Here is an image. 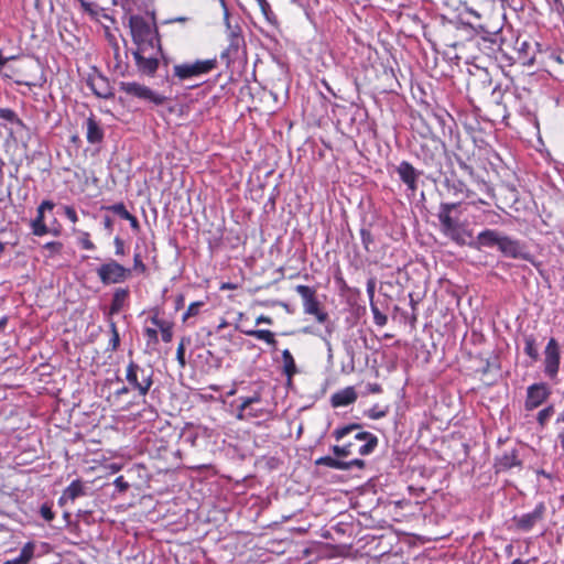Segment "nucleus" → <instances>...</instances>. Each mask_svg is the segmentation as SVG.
<instances>
[{"mask_svg": "<svg viewBox=\"0 0 564 564\" xmlns=\"http://www.w3.org/2000/svg\"><path fill=\"white\" fill-rule=\"evenodd\" d=\"M547 73L558 80L564 79V53L552 51L543 61Z\"/></svg>", "mask_w": 564, "mask_h": 564, "instance_id": "5701e85b", "label": "nucleus"}, {"mask_svg": "<svg viewBox=\"0 0 564 564\" xmlns=\"http://www.w3.org/2000/svg\"><path fill=\"white\" fill-rule=\"evenodd\" d=\"M501 237L502 236L496 230L485 229L478 234L477 241L475 243H469V246L475 249H480L482 247H498Z\"/></svg>", "mask_w": 564, "mask_h": 564, "instance_id": "c756f323", "label": "nucleus"}, {"mask_svg": "<svg viewBox=\"0 0 564 564\" xmlns=\"http://www.w3.org/2000/svg\"><path fill=\"white\" fill-rule=\"evenodd\" d=\"M126 380L131 390L137 391L140 397H145L153 386V371H147L139 364L131 360L127 365Z\"/></svg>", "mask_w": 564, "mask_h": 564, "instance_id": "423d86ee", "label": "nucleus"}, {"mask_svg": "<svg viewBox=\"0 0 564 564\" xmlns=\"http://www.w3.org/2000/svg\"><path fill=\"white\" fill-rule=\"evenodd\" d=\"M260 324L272 325L273 324V319H272V317H270L268 315H259L256 318V325H260Z\"/></svg>", "mask_w": 564, "mask_h": 564, "instance_id": "338daca9", "label": "nucleus"}, {"mask_svg": "<svg viewBox=\"0 0 564 564\" xmlns=\"http://www.w3.org/2000/svg\"><path fill=\"white\" fill-rule=\"evenodd\" d=\"M546 516V506L544 502H539L530 512L521 516L513 517L516 528L523 532L531 531L535 525L542 523Z\"/></svg>", "mask_w": 564, "mask_h": 564, "instance_id": "ddd939ff", "label": "nucleus"}, {"mask_svg": "<svg viewBox=\"0 0 564 564\" xmlns=\"http://www.w3.org/2000/svg\"><path fill=\"white\" fill-rule=\"evenodd\" d=\"M102 209L112 212L124 220L129 218L128 216L131 214L122 202L109 206H104Z\"/></svg>", "mask_w": 564, "mask_h": 564, "instance_id": "a19ab883", "label": "nucleus"}, {"mask_svg": "<svg viewBox=\"0 0 564 564\" xmlns=\"http://www.w3.org/2000/svg\"><path fill=\"white\" fill-rule=\"evenodd\" d=\"M129 26L132 41L137 47L161 44L154 15L144 18L139 14H131Z\"/></svg>", "mask_w": 564, "mask_h": 564, "instance_id": "20e7f679", "label": "nucleus"}, {"mask_svg": "<svg viewBox=\"0 0 564 564\" xmlns=\"http://www.w3.org/2000/svg\"><path fill=\"white\" fill-rule=\"evenodd\" d=\"M85 495V487L80 479L73 480L63 491V496L61 497L59 501L63 499H67L70 501H74L80 496Z\"/></svg>", "mask_w": 564, "mask_h": 564, "instance_id": "473e14b6", "label": "nucleus"}, {"mask_svg": "<svg viewBox=\"0 0 564 564\" xmlns=\"http://www.w3.org/2000/svg\"><path fill=\"white\" fill-rule=\"evenodd\" d=\"M151 312L153 313V315L150 317V321L159 329L169 322L160 317V311L158 307L153 308Z\"/></svg>", "mask_w": 564, "mask_h": 564, "instance_id": "4d7b16f0", "label": "nucleus"}, {"mask_svg": "<svg viewBox=\"0 0 564 564\" xmlns=\"http://www.w3.org/2000/svg\"><path fill=\"white\" fill-rule=\"evenodd\" d=\"M105 131L100 122L96 119L95 115L90 116L86 120V139L90 144H99L104 141Z\"/></svg>", "mask_w": 564, "mask_h": 564, "instance_id": "bb28decb", "label": "nucleus"}, {"mask_svg": "<svg viewBox=\"0 0 564 564\" xmlns=\"http://www.w3.org/2000/svg\"><path fill=\"white\" fill-rule=\"evenodd\" d=\"M389 413L388 405L373 404L370 409L365 412V415L371 420H380Z\"/></svg>", "mask_w": 564, "mask_h": 564, "instance_id": "58836bf2", "label": "nucleus"}, {"mask_svg": "<svg viewBox=\"0 0 564 564\" xmlns=\"http://www.w3.org/2000/svg\"><path fill=\"white\" fill-rule=\"evenodd\" d=\"M120 1H121V6H122L123 10L131 14L134 10H141L142 7L144 6L143 0H120Z\"/></svg>", "mask_w": 564, "mask_h": 564, "instance_id": "09e8293b", "label": "nucleus"}, {"mask_svg": "<svg viewBox=\"0 0 564 564\" xmlns=\"http://www.w3.org/2000/svg\"><path fill=\"white\" fill-rule=\"evenodd\" d=\"M32 70H39V66L32 62L18 65H8L7 63L0 73L4 77L12 79L17 85H24L31 88L39 85V80L32 74Z\"/></svg>", "mask_w": 564, "mask_h": 564, "instance_id": "1a4fd4ad", "label": "nucleus"}, {"mask_svg": "<svg viewBox=\"0 0 564 564\" xmlns=\"http://www.w3.org/2000/svg\"><path fill=\"white\" fill-rule=\"evenodd\" d=\"M555 409L553 404L547 405L538 413V422L543 427L546 425L551 416L554 414Z\"/></svg>", "mask_w": 564, "mask_h": 564, "instance_id": "79ce46f5", "label": "nucleus"}, {"mask_svg": "<svg viewBox=\"0 0 564 564\" xmlns=\"http://www.w3.org/2000/svg\"><path fill=\"white\" fill-rule=\"evenodd\" d=\"M543 372L551 381H557L561 366V346L556 338L551 337L543 351Z\"/></svg>", "mask_w": 564, "mask_h": 564, "instance_id": "9b49d317", "label": "nucleus"}, {"mask_svg": "<svg viewBox=\"0 0 564 564\" xmlns=\"http://www.w3.org/2000/svg\"><path fill=\"white\" fill-rule=\"evenodd\" d=\"M346 465H347V468L346 470H349L351 469L352 467H357L359 469H364L365 466H366V463L364 459H360V458H355V459H351L349 462H346Z\"/></svg>", "mask_w": 564, "mask_h": 564, "instance_id": "e2e57ef3", "label": "nucleus"}, {"mask_svg": "<svg viewBox=\"0 0 564 564\" xmlns=\"http://www.w3.org/2000/svg\"><path fill=\"white\" fill-rule=\"evenodd\" d=\"M162 53L160 45L137 47L132 55L140 74L153 77L159 68V55Z\"/></svg>", "mask_w": 564, "mask_h": 564, "instance_id": "39448f33", "label": "nucleus"}, {"mask_svg": "<svg viewBox=\"0 0 564 564\" xmlns=\"http://www.w3.org/2000/svg\"><path fill=\"white\" fill-rule=\"evenodd\" d=\"M65 216L73 223L76 224L78 221V216L74 207L65 206L64 208Z\"/></svg>", "mask_w": 564, "mask_h": 564, "instance_id": "680f3d73", "label": "nucleus"}, {"mask_svg": "<svg viewBox=\"0 0 564 564\" xmlns=\"http://www.w3.org/2000/svg\"><path fill=\"white\" fill-rule=\"evenodd\" d=\"M441 40H442L443 45L446 46V47H454L455 48L457 46V42L456 41L448 39L444 34L441 35Z\"/></svg>", "mask_w": 564, "mask_h": 564, "instance_id": "774afa93", "label": "nucleus"}, {"mask_svg": "<svg viewBox=\"0 0 564 564\" xmlns=\"http://www.w3.org/2000/svg\"><path fill=\"white\" fill-rule=\"evenodd\" d=\"M120 89L127 95L148 100L156 106L163 105L166 101V97L153 91L145 85L135 82H121Z\"/></svg>", "mask_w": 564, "mask_h": 564, "instance_id": "f8f14e48", "label": "nucleus"}, {"mask_svg": "<svg viewBox=\"0 0 564 564\" xmlns=\"http://www.w3.org/2000/svg\"><path fill=\"white\" fill-rule=\"evenodd\" d=\"M113 245H115V254L116 256L122 257L126 254V246H124V241L122 238H120L119 236H116L113 239Z\"/></svg>", "mask_w": 564, "mask_h": 564, "instance_id": "13d9d810", "label": "nucleus"}, {"mask_svg": "<svg viewBox=\"0 0 564 564\" xmlns=\"http://www.w3.org/2000/svg\"><path fill=\"white\" fill-rule=\"evenodd\" d=\"M523 351L530 358V362L535 364L540 359L539 341L534 334L523 335Z\"/></svg>", "mask_w": 564, "mask_h": 564, "instance_id": "2f4dec72", "label": "nucleus"}, {"mask_svg": "<svg viewBox=\"0 0 564 564\" xmlns=\"http://www.w3.org/2000/svg\"><path fill=\"white\" fill-rule=\"evenodd\" d=\"M144 337L147 338L148 346L159 344V333L155 328L145 327L143 330Z\"/></svg>", "mask_w": 564, "mask_h": 564, "instance_id": "603ef678", "label": "nucleus"}, {"mask_svg": "<svg viewBox=\"0 0 564 564\" xmlns=\"http://www.w3.org/2000/svg\"><path fill=\"white\" fill-rule=\"evenodd\" d=\"M40 514L47 522H51L55 517V513L53 512L52 507L48 503H43L41 506Z\"/></svg>", "mask_w": 564, "mask_h": 564, "instance_id": "864d4df0", "label": "nucleus"}, {"mask_svg": "<svg viewBox=\"0 0 564 564\" xmlns=\"http://www.w3.org/2000/svg\"><path fill=\"white\" fill-rule=\"evenodd\" d=\"M55 204L50 199H45L39 205L36 217L31 221V229L34 236L42 237L50 232L45 224L44 213L45 210H53Z\"/></svg>", "mask_w": 564, "mask_h": 564, "instance_id": "aec40b11", "label": "nucleus"}, {"mask_svg": "<svg viewBox=\"0 0 564 564\" xmlns=\"http://www.w3.org/2000/svg\"><path fill=\"white\" fill-rule=\"evenodd\" d=\"M551 394V390L544 382L533 383L527 389L524 408L532 411L542 405Z\"/></svg>", "mask_w": 564, "mask_h": 564, "instance_id": "4468645a", "label": "nucleus"}, {"mask_svg": "<svg viewBox=\"0 0 564 564\" xmlns=\"http://www.w3.org/2000/svg\"><path fill=\"white\" fill-rule=\"evenodd\" d=\"M189 343H191L189 337H182L178 343V346L176 349V360L181 368H185V366H186L185 350H186V345H188Z\"/></svg>", "mask_w": 564, "mask_h": 564, "instance_id": "ea45409f", "label": "nucleus"}, {"mask_svg": "<svg viewBox=\"0 0 564 564\" xmlns=\"http://www.w3.org/2000/svg\"><path fill=\"white\" fill-rule=\"evenodd\" d=\"M456 160H457V164H458L460 170H463L470 177L475 176V169H474V166L470 163H468L467 161L463 160L462 158H457Z\"/></svg>", "mask_w": 564, "mask_h": 564, "instance_id": "6e6d98bb", "label": "nucleus"}, {"mask_svg": "<svg viewBox=\"0 0 564 564\" xmlns=\"http://www.w3.org/2000/svg\"><path fill=\"white\" fill-rule=\"evenodd\" d=\"M228 42V46L220 54V57L226 61L227 65L238 57L240 48L245 45V39L240 30H230Z\"/></svg>", "mask_w": 564, "mask_h": 564, "instance_id": "6ab92c4d", "label": "nucleus"}, {"mask_svg": "<svg viewBox=\"0 0 564 564\" xmlns=\"http://www.w3.org/2000/svg\"><path fill=\"white\" fill-rule=\"evenodd\" d=\"M240 400H241V403L238 406V412L236 415V417L238 420L242 421L246 419L259 417L260 415H262V412L254 411L250 408L251 404L258 403L261 401V395L259 392H256L251 397H242V398H240Z\"/></svg>", "mask_w": 564, "mask_h": 564, "instance_id": "a878e982", "label": "nucleus"}, {"mask_svg": "<svg viewBox=\"0 0 564 564\" xmlns=\"http://www.w3.org/2000/svg\"><path fill=\"white\" fill-rule=\"evenodd\" d=\"M204 304L205 303L203 301H197V302L191 303L188 305L187 310L185 311V313L183 314V317H182L183 322H186L188 318L198 315L199 310Z\"/></svg>", "mask_w": 564, "mask_h": 564, "instance_id": "49530a36", "label": "nucleus"}, {"mask_svg": "<svg viewBox=\"0 0 564 564\" xmlns=\"http://www.w3.org/2000/svg\"><path fill=\"white\" fill-rule=\"evenodd\" d=\"M235 328L239 330L240 333L253 337L256 339L262 340L269 346L272 347L273 350L276 349V339L273 332L270 329H253V328H243L238 323L235 325Z\"/></svg>", "mask_w": 564, "mask_h": 564, "instance_id": "cd10ccee", "label": "nucleus"}, {"mask_svg": "<svg viewBox=\"0 0 564 564\" xmlns=\"http://www.w3.org/2000/svg\"><path fill=\"white\" fill-rule=\"evenodd\" d=\"M128 217L129 218H127L126 220H128L130 223L131 229L135 232L140 231V223H139L138 218L132 214H130Z\"/></svg>", "mask_w": 564, "mask_h": 564, "instance_id": "69168bd1", "label": "nucleus"}, {"mask_svg": "<svg viewBox=\"0 0 564 564\" xmlns=\"http://www.w3.org/2000/svg\"><path fill=\"white\" fill-rule=\"evenodd\" d=\"M459 3L468 14L477 20L471 25L486 34L485 40L495 42L494 37L501 31V24L492 17L496 0H459Z\"/></svg>", "mask_w": 564, "mask_h": 564, "instance_id": "f03ea898", "label": "nucleus"}, {"mask_svg": "<svg viewBox=\"0 0 564 564\" xmlns=\"http://www.w3.org/2000/svg\"><path fill=\"white\" fill-rule=\"evenodd\" d=\"M517 48L520 57L524 61V63L533 64L536 58V51L540 44L538 42H530L528 40L518 39Z\"/></svg>", "mask_w": 564, "mask_h": 564, "instance_id": "7c9ffc66", "label": "nucleus"}, {"mask_svg": "<svg viewBox=\"0 0 564 564\" xmlns=\"http://www.w3.org/2000/svg\"><path fill=\"white\" fill-rule=\"evenodd\" d=\"M358 395L354 387H346L330 397V404L333 408L347 406L357 400Z\"/></svg>", "mask_w": 564, "mask_h": 564, "instance_id": "c85d7f7f", "label": "nucleus"}, {"mask_svg": "<svg viewBox=\"0 0 564 564\" xmlns=\"http://www.w3.org/2000/svg\"><path fill=\"white\" fill-rule=\"evenodd\" d=\"M44 249L48 250L52 256L59 254L63 250V243L61 241H50L44 245Z\"/></svg>", "mask_w": 564, "mask_h": 564, "instance_id": "5fc2aeb1", "label": "nucleus"}, {"mask_svg": "<svg viewBox=\"0 0 564 564\" xmlns=\"http://www.w3.org/2000/svg\"><path fill=\"white\" fill-rule=\"evenodd\" d=\"M500 252L512 259H524L527 260V253L522 252V247L519 240L512 239L508 236H502L498 245Z\"/></svg>", "mask_w": 564, "mask_h": 564, "instance_id": "393cba45", "label": "nucleus"}, {"mask_svg": "<svg viewBox=\"0 0 564 564\" xmlns=\"http://www.w3.org/2000/svg\"><path fill=\"white\" fill-rule=\"evenodd\" d=\"M84 13L98 21L100 17L108 18L105 13L110 7L117 4V0H76Z\"/></svg>", "mask_w": 564, "mask_h": 564, "instance_id": "2eb2a0df", "label": "nucleus"}, {"mask_svg": "<svg viewBox=\"0 0 564 564\" xmlns=\"http://www.w3.org/2000/svg\"><path fill=\"white\" fill-rule=\"evenodd\" d=\"M0 118L11 123L22 124L21 119L18 117L14 110L10 108L0 109Z\"/></svg>", "mask_w": 564, "mask_h": 564, "instance_id": "de8ad7c7", "label": "nucleus"}, {"mask_svg": "<svg viewBox=\"0 0 564 564\" xmlns=\"http://www.w3.org/2000/svg\"><path fill=\"white\" fill-rule=\"evenodd\" d=\"M87 85L98 98L110 99L115 96L109 79L100 73L89 75Z\"/></svg>", "mask_w": 564, "mask_h": 564, "instance_id": "dca6fc26", "label": "nucleus"}, {"mask_svg": "<svg viewBox=\"0 0 564 564\" xmlns=\"http://www.w3.org/2000/svg\"><path fill=\"white\" fill-rule=\"evenodd\" d=\"M130 290L128 286L116 288L112 293L111 302L108 308V316L112 318L113 315L119 314L129 303Z\"/></svg>", "mask_w": 564, "mask_h": 564, "instance_id": "b1692460", "label": "nucleus"}, {"mask_svg": "<svg viewBox=\"0 0 564 564\" xmlns=\"http://www.w3.org/2000/svg\"><path fill=\"white\" fill-rule=\"evenodd\" d=\"M444 149L445 144L440 138H424L421 144V158L426 165H432Z\"/></svg>", "mask_w": 564, "mask_h": 564, "instance_id": "a211bd4d", "label": "nucleus"}, {"mask_svg": "<svg viewBox=\"0 0 564 564\" xmlns=\"http://www.w3.org/2000/svg\"><path fill=\"white\" fill-rule=\"evenodd\" d=\"M78 243L84 250H95L96 245L91 241L90 235L87 231H82L78 238Z\"/></svg>", "mask_w": 564, "mask_h": 564, "instance_id": "8fccbe9b", "label": "nucleus"}, {"mask_svg": "<svg viewBox=\"0 0 564 564\" xmlns=\"http://www.w3.org/2000/svg\"><path fill=\"white\" fill-rule=\"evenodd\" d=\"M445 186L455 196L463 195L467 199H473L471 200L473 205H475V204L488 205V203L481 198L474 199L476 196L475 192L469 189L467 184L463 180L455 178L454 176H452L451 178H446Z\"/></svg>", "mask_w": 564, "mask_h": 564, "instance_id": "412c9836", "label": "nucleus"}, {"mask_svg": "<svg viewBox=\"0 0 564 564\" xmlns=\"http://www.w3.org/2000/svg\"><path fill=\"white\" fill-rule=\"evenodd\" d=\"M138 274H145L148 272V268L143 262L141 252L135 251L133 254V268L131 269Z\"/></svg>", "mask_w": 564, "mask_h": 564, "instance_id": "a18cd8bd", "label": "nucleus"}, {"mask_svg": "<svg viewBox=\"0 0 564 564\" xmlns=\"http://www.w3.org/2000/svg\"><path fill=\"white\" fill-rule=\"evenodd\" d=\"M113 485L116 486V488L120 491V492H124L128 490L129 488V484L128 481H126L124 477L123 476H118L115 481H113Z\"/></svg>", "mask_w": 564, "mask_h": 564, "instance_id": "bf43d9fd", "label": "nucleus"}, {"mask_svg": "<svg viewBox=\"0 0 564 564\" xmlns=\"http://www.w3.org/2000/svg\"><path fill=\"white\" fill-rule=\"evenodd\" d=\"M173 327L174 324L172 322H167L164 326L160 328L161 338L164 343H171L173 339Z\"/></svg>", "mask_w": 564, "mask_h": 564, "instance_id": "3c124183", "label": "nucleus"}, {"mask_svg": "<svg viewBox=\"0 0 564 564\" xmlns=\"http://www.w3.org/2000/svg\"><path fill=\"white\" fill-rule=\"evenodd\" d=\"M108 326L110 330V339L107 344L106 351L115 352L120 346V335L116 322L112 318H108Z\"/></svg>", "mask_w": 564, "mask_h": 564, "instance_id": "c9c22d12", "label": "nucleus"}, {"mask_svg": "<svg viewBox=\"0 0 564 564\" xmlns=\"http://www.w3.org/2000/svg\"><path fill=\"white\" fill-rule=\"evenodd\" d=\"M375 292H376V280L373 278H370L367 281V294H368L370 303H373Z\"/></svg>", "mask_w": 564, "mask_h": 564, "instance_id": "052dcab7", "label": "nucleus"}, {"mask_svg": "<svg viewBox=\"0 0 564 564\" xmlns=\"http://www.w3.org/2000/svg\"><path fill=\"white\" fill-rule=\"evenodd\" d=\"M366 388H367L368 393H371V394H379L382 392L381 384H379L377 382L368 383Z\"/></svg>", "mask_w": 564, "mask_h": 564, "instance_id": "0e129e2a", "label": "nucleus"}, {"mask_svg": "<svg viewBox=\"0 0 564 564\" xmlns=\"http://www.w3.org/2000/svg\"><path fill=\"white\" fill-rule=\"evenodd\" d=\"M514 467H522V460L517 448L505 451L495 457L494 468L496 474L508 471Z\"/></svg>", "mask_w": 564, "mask_h": 564, "instance_id": "f3484780", "label": "nucleus"}, {"mask_svg": "<svg viewBox=\"0 0 564 564\" xmlns=\"http://www.w3.org/2000/svg\"><path fill=\"white\" fill-rule=\"evenodd\" d=\"M112 51H113V66H112L113 73H116L117 75H120V76H124V74L128 69V64L122 59L121 54H120V47L116 41L112 43Z\"/></svg>", "mask_w": 564, "mask_h": 564, "instance_id": "e433bc0d", "label": "nucleus"}, {"mask_svg": "<svg viewBox=\"0 0 564 564\" xmlns=\"http://www.w3.org/2000/svg\"><path fill=\"white\" fill-rule=\"evenodd\" d=\"M355 431H357V433L354 436V441L332 446V452L336 457H348L354 454L367 456L377 448L379 444L378 437L370 432L361 431V425L358 423H350L335 429L333 436L337 442H340Z\"/></svg>", "mask_w": 564, "mask_h": 564, "instance_id": "f257e3e1", "label": "nucleus"}, {"mask_svg": "<svg viewBox=\"0 0 564 564\" xmlns=\"http://www.w3.org/2000/svg\"><path fill=\"white\" fill-rule=\"evenodd\" d=\"M397 173L400 180L406 185V188L410 192L415 193L417 189L420 172H417L410 162L402 161L397 166Z\"/></svg>", "mask_w": 564, "mask_h": 564, "instance_id": "4be33fe9", "label": "nucleus"}, {"mask_svg": "<svg viewBox=\"0 0 564 564\" xmlns=\"http://www.w3.org/2000/svg\"><path fill=\"white\" fill-rule=\"evenodd\" d=\"M295 292L301 296L304 313L315 316L316 321L324 324L328 319V314L322 308L317 299V291L313 286L299 284Z\"/></svg>", "mask_w": 564, "mask_h": 564, "instance_id": "6e6552de", "label": "nucleus"}, {"mask_svg": "<svg viewBox=\"0 0 564 564\" xmlns=\"http://www.w3.org/2000/svg\"><path fill=\"white\" fill-rule=\"evenodd\" d=\"M217 67L216 58L197 59L193 63L176 64L173 67V76L178 80H187L194 77L209 74Z\"/></svg>", "mask_w": 564, "mask_h": 564, "instance_id": "0eeeda50", "label": "nucleus"}, {"mask_svg": "<svg viewBox=\"0 0 564 564\" xmlns=\"http://www.w3.org/2000/svg\"><path fill=\"white\" fill-rule=\"evenodd\" d=\"M318 466H326L328 468L337 469V470H346L347 465L345 460H340L336 457L332 456H322L315 462Z\"/></svg>", "mask_w": 564, "mask_h": 564, "instance_id": "4c0bfd02", "label": "nucleus"}, {"mask_svg": "<svg viewBox=\"0 0 564 564\" xmlns=\"http://www.w3.org/2000/svg\"><path fill=\"white\" fill-rule=\"evenodd\" d=\"M360 238H361V242H362L365 250L367 252H371L372 251L371 246L375 242V237L371 234V231L369 229L361 228L360 229Z\"/></svg>", "mask_w": 564, "mask_h": 564, "instance_id": "37998d69", "label": "nucleus"}, {"mask_svg": "<svg viewBox=\"0 0 564 564\" xmlns=\"http://www.w3.org/2000/svg\"><path fill=\"white\" fill-rule=\"evenodd\" d=\"M35 546L29 542L23 545L18 556L8 560L6 564H28L34 556Z\"/></svg>", "mask_w": 564, "mask_h": 564, "instance_id": "72a5a7b5", "label": "nucleus"}, {"mask_svg": "<svg viewBox=\"0 0 564 564\" xmlns=\"http://www.w3.org/2000/svg\"><path fill=\"white\" fill-rule=\"evenodd\" d=\"M460 206V203H441L437 218L441 226V232L448 237L458 246L467 245L466 237H471V231L465 230L458 217L453 216V212Z\"/></svg>", "mask_w": 564, "mask_h": 564, "instance_id": "7ed1b4c3", "label": "nucleus"}, {"mask_svg": "<svg viewBox=\"0 0 564 564\" xmlns=\"http://www.w3.org/2000/svg\"><path fill=\"white\" fill-rule=\"evenodd\" d=\"M282 361L283 373L286 376L288 380L291 381L292 378L296 375L297 368L293 355L289 349H284L282 351Z\"/></svg>", "mask_w": 564, "mask_h": 564, "instance_id": "f704fd0d", "label": "nucleus"}, {"mask_svg": "<svg viewBox=\"0 0 564 564\" xmlns=\"http://www.w3.org/2000/svg\"><path fill=\"white\" fill-rule=\"evenodd\" d=\"M370 310L373 314V322L377 326H384L388 323V316L383 314L375 303H370Z\"/></svg>", "mask_w": 564, "mask_h": 564, "instance_id": "c03bdc74", "label": "nucleus"}, {"mask_svg": "<svg viewBox=\"0 0 564 564\" xmlns=\"http://www.w3.org/2000/svg\"><path fill=\"white\" fill-rule=\"evenodd\" d=\"M97 276L104 285L120 284L127 281L132 270L126 268L113 259L100 264L96 270Z\"/></svg>", "mask_w": 564, "mask_h": 564, "instance_id": "9d476101", "label": "nucleus"}]
</instances>
